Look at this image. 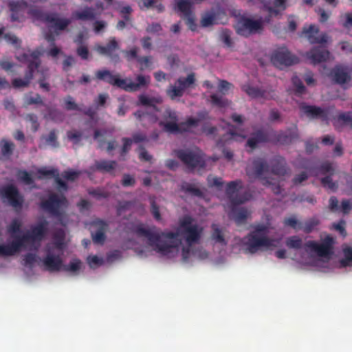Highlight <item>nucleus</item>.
Returning a JSON list of instances; mask_svg holds the SVG:
<instances>
[{
    "label": "nucleus",
    "instance_id": "2",
    "mask_svg": "<svg viewBox=\"0 0 352 352\" xmlns=\"http://www.w3.org/2000/svg\"><path fill=\"white\" fill-rule=\"evenodd\" d=\"M242 188V181L236 179L228 182L226 188V195L232 206L233 218L237 225L245 223L250 215L249 211L245 208H234L235 206L243 204L252 198V195L249 191L239 192Z\"/></svg>",
    "mask_w": 352,
    "mask_h": 352
},
{
    "label": "nucleus",
    "instance_id": "47",
    "mask_svg": "<svg viewBox=\"0 0 352 352\" xmlns=\"http://www.w3.org/2000/svg\"><path fill=\"white\" fill-rule=\"evenodd\" d=\"M320 221L316 217L311 218L310 219L306 221L304 223L303 226H301V229H302L303 232L309 234L311 233L316 226L319 225Z\"/></svg>",
    "mask_w": 352,
    "mask_h": 352
},
{
    "label": "nucleus",
    "instance_id": "33",
    "mask_svg": "<svg viewBox=\"0 0 352 352\" xmlns=\"http://www.w3.org/2000/svg\"><path fill=\"white\" fill-rule=\"evenodd\" d=\"M45 118L52 120L54 122H61L65 119L64 113L56 108H47V113L45 116Z\"/></svg>",
    "mask_w": 352,
    "mask_h": 352
},
{
    "label": "nucleus",
    "instance_id": "29",
    "mask_svg": "<svg viewBox=\"0 0 352 352\" xmlns=\"http://www.w3.org/2000/svg\"><path fill=\"white\" fill-rule=\"evenodd\" d=\"M118 164L114 160H100L96 161L94 166L91 168L93 170H98L101 173H107L115 175L114 170Z\"/></svg>",
    "mask_w": 352,
    "mask_h": 352
},
{
    "label": "nucleus",
    "instance_id": "16",
    "mask_svg": "<svg viewBox=\"0 0 352 352\" xmlns=\"http://www.w3.org/2000/svg\"><path fill=\"white\" fill-rule=\"evenodd\" d=\"M48 222L43 220L31 228L30 232L20 236L25 243L30 241H41L47 231Z\"/></svg>",
    "mask_w": 352,
    "mask_h": 352
},
{
    "label": "nucleus",
    "instance_id": "49",
    "mask_svg": "<svg viewBox=\"0 0 352 352\" xmlns=\"http://www.w3.org/2000/svg\"><path fill=\"white\" fill-rule=\"evenodd\" d=\"M46 143L52 147L57 148L59 146V143L57 140V135L55 129L51 130L47 136H43Z\"/></svg>",
    "mask_w": 352,
    "mask_h": 352
},
{
    "label": "nucleus",
    "instance_id": "57",
    "mask_svg": "<svg viewBox=\"0 0 352 352\" xmlns=\"http://www.w3.org/2000/svg\"><path fill=\"white\" fill-rule=\"evenodd\" d=\"M220 38L227 47H230L232 46V41L231 39V32L229 30H223L220 34Z\"/></svg>",
    "mask_w": 352,
    "mask_h": 352
},
{
    "label": "nucleus",
    "instance_id": "27",
    "mask_svg": "<svg viewBox=\"0 0 352 352\" xmlns=\"http://www.w3.org/2000/svg\"><path fill=\"white\" fill-rule=\"evenodd\" d=\"M93 225L98 228L96 233L91 234L94 243L103 244L106 239L104 232L107 228V223L101 219H96L93 222Z\"/></svg>",
    "mask_w": 352,
    "mask_h": 352
},
{
    "label": "nucleus",
    "instance_id": "5",
    "mask_svg": "<svg viewBox=\"0 0 352 352\" xmlns=\"http://www.w3.org/2000/svg\"><path fill=\"white\" fill-rule=\"evenodd\" d=\"M175 155L190 170L196 168H204L206 166V160L204 153L198 148L178 149L175 151Z\"/></svg>",
    "mask_w": 352,
    "mask_h": 352
},
{
    "label": "nucleus",
    "instance_id": "45",
    "mask_svg": "<svg viewBox=\"0 0 352 352\" xmlns=\"http://www.w3.org/2000/svg\"><path fill=\"white\" fill-rule=\"evenodd\" d=\"M286 245L289 248L299 250L302 247V241L298 236H292L287 239Z\"/></svg>",
    "mask_w": 352,
    "mask_h": 352
},
{
    "label": "nucleus",
    "instance_id": "30",
    "mask_svg": "<svg viewBox=\"0 0 352 352\" xmlns=\"http://www.w3.org/2000/svg\"><path fill=\"white\" fill-rule=\"evenodd\" d=\"M333 126L338 131L344 126H349L352 129V112L347 111L338 114L333 119Z\"/></svg>",
    "mask_w": 352,
    "mask_h": 352
},
{
    "label": "nucleus",
    "instance_id": "35",
    "mask_svg": "<svg viewBox=\"0 0 352 352\" xmlns=\"http://www.w3.org/2000/svg\"><path fill=\"white\" fill-rule=\"evenodd\" d=\"M0 148L1 154L4 157H10L12 155L14 149V144L12 142L8 141L6 139L0 140Z\"/></svg>",
    "mask_w": 352,
    "mask_h": 352
},
{
    "label": "nucleus",
    "instance_id": "55",
    "mask_svg": "<svg viewBox=\"0 0 352 352\" xmlns=\"http://www.w3.org/2000/svg\"><path fill=\"white\" fill-rule=\"evenodd\" d=\"M17 177L25 184L30 185L34 182L32 176L26 170H19L17 173Z\"/></svg>",
    "mask_w": 352,
    "mask_h": 352
},
{
    "label": "nucleus",
    "instance_id": "3",
    "mask_svg": "<svg viewBox=\"0 0 352 352\" xmlns=\"http://www.w3.org/2000/svg\"><path fill=\"white\" fill-rule=\"evenodd\" d=\"M41 52L38 50L28 51L16 56L19 61L28 64V68L23 78H16L12 80V85L16 89L28 87L33 78L34 72L41 65Z\"/></svg>",
    "mask_w": 352,
    "mask_h": 352
},
{
    "label": "nucleus",
    "instance_id": "60",
    "mask_svg": "<svg viewBox=\"0 0 352 352\" xmlns=\"http://www.w3.org/2000/svg\"><path fill=\"white\" fill-rule=\"evenodd\" d=\"M283 223L285 226H289L296 230L301 229V223L298 222V221L294 217L285 218L284 219Z\"/></svg>",
    "mask_w": 352,
    "mask_h": 352
},
{
    "label": "nucleus",
    "instance_id": "48",
    "mask_svg": "<svg viewBox=\"0 0 352 352\" xmlns=\"http://www.w3.org/2000/svg\"><path fill=\"white\" fill-rule=\"evenodd\" d=\"M237 135L238 133L235 132L233 129H230L227 133L223 134L220 139L217 140V145L218 146H222L226 142L234 139Z\"/></svg>",
    "mask_w": 352,
    "mask_h": 352
},
{
    "label": "nucleus",
    "instance_id": "19",
    "mask_svg": "<svg viewBox=\"0 0 352 352\" xmlns=\"http://www.w3.org/2000/svg\"><path fill=\"white\" fill-rule=\"evenodd\" d=\"M302 33L311 44H323L327 42V34L318 35L319 29L315 25H310L308 28L304 27Z\"/></svg>",
    "mask_w": 352,
    "mask_h": 352
},
{
    "label": "nucleus",
    "instance_id": "44",
    "mask_svg": "<svg viewBox=\"0 0 352 352\" xmlns=\"http://www.w3.org/2000/svg\"><path fill=\"white\" fill-rule=\"evenodd\" d=\"M114 131L113 129H96L94 134V138L98 142L99 146L102 148L105 143L104 139L101 138L104 135L108 133H113Z\"/></svg>",
    "mask_w": 352,
    "mask_h": 352
},
{
    "label": "nucleus",
    "instance_id": "15",
    "mask_svg": "<svg viewBox=\"0 0 352 352\" xmlns=\"http://www.w3.org/2000/svg\"><path fill=\"white\" fill-rule=\"evenodd\" d=\"M1 195L8 199L10 205L13 208H21L24 199L16 186L10 184L3 187L1 189Z\"/></svg>",
    "mask_w": 352,
    "mask_h": 352
},
{
    "label": "nucleus",
    "instance_id": "20",
    "mask_svg": "<svg viewBox=\"0 0 352 352\" xmlns=\"http://www.w3.org/2000/svg\"><path fill=\"white\" fill-rule=\"evenodd\" d=\"M271 134L270 132L263 129H258L254 131L249 138L246 142V146L252 150L255 149L259 144L270 141Z\"/></svg>",
    "mask_w": 352,
    "mask_h": 352
},
{
    "label": "nucleus",
    "instance_id": "59",
    "mask_svg": "<svg viewBox=\"0 0 352 352\" xmlns=\"http://www.w3.org/2000/svg\"><path fill=\"white\" fill-rule=\"evenodd\" d=\"M208 185L209 187L221 188L223 182L221 177L209 175L207 177Z\"/></svg>",
    "mask_w": 352,
    "mask_h": 352
},
{
    "label": "nucleus",
    "instance_id": "56",
    "mask_svg": "<svg viewBox=\"0 0 352 352\" xmlns=\"http://www.w3.org/2000/svg\"><path fill=\"white\" fill-rule=\"evenodd\" d=\"M122 142L123 144H122V146L120 150V155L122 157H124L131 150V146L133 144V140L129 138H123L122 139Z\"/></svg>",
    "mask_w": 352,
    "mask_h": 352
},
{
    "label": "nucleus",
    "instance_id": "1",
    "mask_svg": "<svg viewBox=\"0 0 352 352\" xmlns=\"http://www.w3.org/2000/svg\"><path fill=\"white\" fill-rule=\"evenodd\" d=\"M192 221L191 217H184L179 221V227L176 232H163L155 226L146 228L143 224L135 226L132 232L138 237L146 239L148 245L163 256L168 255L177 248L182 243L179 237L182 236L187 247L182 248V255L183 261L186 262L190 256L191 246L199 243L203 233V228L193 224Z\"/></svg>",
    "mask_w": 352,
    "mask_h": 352
},
{
    "label": "nucleus",
    "instance_id": "24",
    "mask_svg": "<svg viewBox=\"0 0 352 352\" xmlns=\"http://www.w3.org/2000/svg\"><path fill=\"white\" fill-rule=\"evenodd\" d=\"M8 6L12 12V21H21L23 19L24 10L27 7V3L23 1L12 0L9 2Z\"/></svg>",
    "mask_w": 352,
    "mask_h": 352
},
{
    "label": "nucleus",
    "instance_id": "42",
    "mask_svg": "<svg viewBox=\"0 0 352 352\" xmlns=\"http://www.w3.org/2000/svg\"><path fill=\"white\" fill-rule=\"evenodd\" d=\"M217 14L215 12L211 11L205 14L201 20V24L203 27H209L217 23Z\"/></svg>",
    "mask_w": 352,
    "mask_h": 352
},
{
    "label": "nucleus",
    "instance_id": "26",
    "mask_svg": "<svg viewBox=\"0 0 352 352\" xmlns=\"http://www.w3.org/2000/svg\"><path fill=\"white\" fill-rule=\"evenodd\" d=\"M43 263L48 271L57 272L63 269V261L60 256L48 252L43 258Z\"/></svg>",
    "mask_w": 352,
    "mask_h": 352
},
{
    "label": "nucleus",
    "instance_id": "43",
    "mask_svg": "<svg viewBox=\"0 0 352 352\" xmlns=\"http://www.w3.org/2000/svg\"><path fill=\"white\" fill-rule=\"evenodd\" d=\"M32 104L44 105L43 100L38 94H35V96H32L31 94L25 96L24 105L29 106Z\"/></svg>",
    "mask_w": 352,
    "mask_h": 352
},
{
    "label": "nucleus",
    "instance_id": "37",
    "mask_svg": "<svg viewBox=\"0 0 352 352\" xmlns=\"http://www.w3.org/2000/svg\"><path fill=\"white\" fill-rule=\"evenodd\" d=\"M182 190L186 193H190L192 196L201 198L204 196V192L198 188H196L195 185L185 182L182 185Z\"/></svg>",
    "mask_w": 352,
    "mask_h": 352
},
{
    "label": "nucleus",
    "instance_id": "9",
    "mask_svg": "<svg viewBox=\"0 0 352 352\" xmlns=\"http://www.w3.org/2000/svg\"><path fill=\"white\" fill-rule=\"evenodd\" d=\"M235 29L239 35L248 37L252 34L262 32L263 30V21L261 19L254 20L243 17L238 21Z\"/></svg>",
    "mask_w": 352,
    "mask_h": 352
},
{
    "label": "nucleus",
    "instance_id": "25",
    "mask_svg": "<svg viewBox=\"0 0 352 352\" xmlns=\"http://www.w3.org/2000/svg\"><path fill=\"white\" fill-rule=\"evenodd\" d=\"M24 245V243L20 236H16L10 243L7 245H0V255L12 256L19 252L21 248Z\"/></svg>",
    "mask_w": 352,
    "mask_h": 352
},
{
    "label": "nucleus",
    "instance_id": "63",
    "mask_svg": "<svg viewBox=\"0 0 352 352\" xmlns=\"http://www.w3.org/2000/svg\"><path fill=\"white\" fill-rule=\"evenodd\" d=\"M319 170L321 174H327L330 173L331 175L333 174V168L332 166V164L329 162H323L319 168Z\"/></svg>",
    "mask_w": 352,
    "mask_h": 352
},
{
    "label": "nucleus",
    "instance_id": "62",
    "mask_svg": "<svg viewBox=\"0 0 352 352\" xmlns=\"http://www.w3.org/2000/svg\"><path fill=\"white\" fill-rule=\"evenodd\" d=\"M25 120L32 124V129L33 131H36L39 128V123L38 122V118L33 113H29L25 116Z\"/></svg>",
    "mask_w": 352,
    "mask_h": 352
},
{
    "label": "nucleus",
    "instance_id": "58",
    "mask_svg": "<svg viewBox=\"0 0 352 352\" xmlns=\"http://www.w3.org/2000/svg\"><path fill=\"white\" fill-rule=\"evenodd\" d=\"M321 184L324 187L327 188L333 191H335L338 188L337 184L333 182L331 175L322 177L321 179Z\"/></svg>",
    "mask_w": 352,
    "mask_h": 352
},
{
    "label": "nucleus",
    "instance_id": "22",
    "mask_svg": "<svg viewBox=\"0 0 352 352\" xmlns=\"http://www.w3.org/2000/svg\"><path fill=\"white\" fill-rule=\"evenodd\" d=\"M270 173L278 176H284L287 173L285 159L281 156L274 157L270 161Z\"/></svg>",
    "mask_w": 352,
    "mask_h": 352
},
{
    "label": "nucleus",
    "instance_id": "11",
    "mask_svg": "<svg viewBox=\"0 0 352 352\" xmlns=\"http://www.w3.org/2000/svg\"><path fill=\"white\" fill-rule=\"evenodd\" d=\"M195 82V75L194 73L189 74L187 77H180L175 82L174 85H170L166 89V94L170 99L180 98L184 95V91L192 87Z\"/></svg>",
    "mask_w": 352,
    "mask_h": 352
},
{
    "label": "nucleus",
    "instance_id": "53",
    "mask_svg": "<svg viewBox=\"0 0 352 352\" xmlns=\"http://www.w3.org/2000/svg\"><path fill=\"white\" fill-rule=\"evenodd\" d=\"M65 109L67 111H81L78 104L75 102L71 96H67L64 98Z\"/></svg>",
    "mask_w": 352,
    "mask_h": 352
},
{
    "label": "nucleus",
    "instance_id": "34",
    "mask_svg": "<svg viewBox=\"0 0 352 352\" xmlns=\"http://www.w3.org/2000/svg\"><path fill=\"white\" fill-rule=\"evenodd\" d=\"M82 265V261L78 258L72 259L69 264L63 265V270L71 272L74 275L78 274Z\"/></svg>",
    "mask_w": 352,
    "mask_h": 352
},
{
    "label": "nucleus",
    "instance_id": "23",
    "mask_svg": "<svg viewBox=\"0 0 352 352\" xmlns=\"http://www.w3.org/2000/svg\"><path fill=\"white\" fill-rule=\"evenodd\" d=\"M124 81V85L121 87V89L126 91H136L141 87L148 85L150 82V77L144 76L142 75H138L136 77L137 82H133L131 80L123 79Z\"/></svg>",
    "mask_w": 352,
    "mask_h": 352
},
{
    "label": "nucleus",
    "instance_id": "10",
    "mask_svg": "<svg viewBox=\"0 0 352 352\" xmlns=\"http://www.w3.org/2000/svg\"><path fill=\"white\" fill-rule=\"evenodd\" d=\"M272 64L280 69L289 67L298 63V58L292 54L287 47H280L275 50L271 56Z\"/></svg>",
    "mask_w": 352,
    "mask_h": 352
},
{
    "label": "nucleus",
    "instance_id": "36",
    "mask_svg": "<svg viewBox=\"0 0 352 352\" xmlns=\"http://www.w3.org/2000/svg\"><path fill=\"white\" fill-rule=\"evenodd\" d=\"M242 89L252 98H263L265 96L264 91L249 85H243Z\"/></svg>",
    "mask_w": 352,
    "mask_h": 352
},
{
    "label": "nucleus",
    "instance_id": "61",
    "mask_svg": "<svg viewBox=\"0 0 352 352\" xmlns=\"http://www.w3.org/2000/svg\"><path fill=\"white\" fill-rule=\"evenodd\" d=\"M80 175V171L76 170H65L62 173V176L67 181L74 182Z\"/></svg>",
    "mask_w": 352,
    "mask_h": 352
},
{
    "label": "nucleus",
    "instance_id": "8",
    "mask_svg": "<svg viewBox=\"0 0 352 352\" xmlns=\"http://www.w3.org/2000/svg\"><path fill=\"white\" fill-rule=\"evenodd\" d=\"M333 239L328 235L318 243L315 241H308L304 244L307 252H315L320 257H329L333 254Z\"/></svg>",
    "mask_w": 352,
    "mask_h": 352
},
{
    "label": "nucleus",
    "instance_id": "64",
    "mask_svg": "<svg viewBox=\"0 0 352 352\" xmlns=\"http://www.w3.org/2000/svg\"><path fill=\"white\" fill-rule=\"evenodd\" d=\"M76 54L82 60H87L89 55V52L86 45H79L76 49Z\"/></svg>",
    "mask_w": 352,
    "mask_h": 352
},
{
    "label": "nucleus",
    "instance_id": "52",
    "mask_svg": "<svg viewBox=\"0 0 352 352\" xmlns=\"http://www.w3.org/2000/svg\"><path fill=\"white\" fill-rule=\"evenodd\" d=\"M67 136L69 140L72 141L74 144L77 145L81 141L82 133L78 131H69L67 133Z\"/></svg>",
    "mask_w": 352,
    "mask_h": 352
},
{
    "label": "nucleus",
    "instance_id": "40",
    "mask_svg": "<svg viewBox=\"0 0 352 352\" xmlns=\"http://www.w3.org/2000/svg\"><path fill=\"white\" fill-rule=\"evenodd\" d=\"M211 227L212 229L211 235L212 239L217 243H219L221 245H226V241L225 240L223 234L221 230L219 228L218 225L213 223Z\"/></svg>",
    "mask_w": 352,
    "mask_h": 352
},
{
    "label": "nucleus",
    "instance_id": "4",
    "mask_svg": "<svg viewBox=\"0 0 352 352\" xmlns=\"http://www.w3.org/2000/svg\"><path fill=\"white\" fill-rule=\"evenodd\" d=\"M267 227L263 224L254 226L253 231L250 232L244 239L245 251L250 254H255L262 248H270L273 245L274 240L267 236Z\"/></svg>",
    "mask_w": 352,
    "mask_h": 352
},
{
    "label": "nucleus",
    "instance_id": "41",
    "mask_svg": "<svg viewBox=\"0 0 352 352\" xmlns=\"http://www.w3.org/2000/svg\"><path fill=\"white\" fill-rule=\"evenodd\" d=\"M211 103L214 106H217L220 108L226 107L230 105V101L223 98L222 96H219L217 94H212L210 95Z\"/></svg>",
    "mask_w": 352,
    "mask_h": 352
},
{
    "label": "nucleus",
    "instance_id": "18",
    "mask_svg": "<svg viewBox=\"0 0 352 352\" xmlns=\"http://www.w3.org/2000/svg\"><path fill=\"white\" fill-rule=\"evenodd\" d=\"M95 77L98 80L104 81L112 86L121 89L124 83L123 79L120 78L119 74L113 75L108 69L98 70L95 73Z\"/></svg>",
    "mask_w": 352,
    "mask_h": 352
},
{
    "label": "nucleus",
    "instance_id": "31",
    "mask_svg": "<svg viewBox=\"0 0 352 352\" xmlns=\"http://www.w3.org/2000/svg\"><path fill=\"white\" fill-rule=\"evenodd\" d=\"M72 16L78 20L92 21L96 18V13L94 8L87 6L82 10L73 12Z\"/></svg>",
    "mask_w": 352,
    "mask_h": 352
},
{
    "label": "nucleus",
    "instance_id": "21",
    "mask_svg": "<svg viewBox=\"0 0 352 352\" xmlns=\"http://www.w3.org/2000/svg\"><path fill=\"white\" fill-rule=\"evenodd\" d=\"M306 57L316 65L326 61L329 57V52L322 46L314 47L306 52Z\"/></svg>",
    "mask_w": 352,
    "mask_h": 352
},
{
    "label": "nucleus",
    "instance_id": "51",
    "mask_svg": "<svg viewBox=\"0 0 352 352\" xmlns=\"http://www.w3.org/2000/svg\"><path fill=\"white\" fill-rule=\"evenodd\" d=\"M293 85L295 87V92L298 95H301L305 91V87L304 86L302 80L296 76L292 78Z\"/></svg>",
    "mask_w": 352,
    "mask_h": 352
},
{
    "label": "nucleus",
    "instance_id": "46",
    "mask_svg": "<svg viewBox=\"0 0 352 352\" xmlns=\"http://www.w3.org/2000/svg\"><path fill=\"white\" fill-rule=\"evenodd\" d=\"M139 102L144 106L154 107L155 104L160 103L162 102L161 98H149L144 94L140 95Z\"/></svg>",
    "mask_w": 352,
    "mask_h": 352
},
{
    "label": "nucleus",
    "instance_id": "7",
    "mask_svg": "<svg viewBox=\"0 0 352 352\" xmlns=\"http://www.w3.org/2000/svg\"><path fill=\"white\" fill-rule=\"evenodd\" d=\"M67 199L63 195L52 193L46 200L41 201V207L52 216L60 219L63 215L61 208L67 207Z\"/></svg>",
    "mask_w": 352,
    "mask_h": 352
},
{
    "label": "nucleus",
    "instance_id": "54",
    "mask_svg": "<svg viewBox=\"0 0 352 352\" xmlns=\"http://www.w3.org/2000/svg\"><path fill=\"white\" fill-rule=\"evenodd\" d=\"M233 87V85L226 80H219L218 89L219 93L223 96L226 95L228 91Z\"/></svg>",
    "mask_w": 352,
    "mask_h": 352
},
{
    "label": "nucleus",
    "instance_id": "28",
    "mask_svg": "<svg viewBox=\"0 0 352 352\" xmlns=\"http://www.w3.org/2000/svg\"><path fill=\"white\" fill-rule=\"evenodd\" d=\"M300 108L305 114L311 118H320L325 120L327 117V112L318 107L302 104Z\"/></svg>",
    "mask_w": 352,
    "mask_h": 352
},
{
    "label": "nucleus",
    "instance_id": "38",
    "mask_svg": "<svg viewBox=\"0 0 352 352\" xmlns=\"http://www.w3.org/2000/svg\"><path fill=\"white\" fill-rule=\"evenodd\" d=\"M344 257L340 259V264L342 267L352 265V248L346 246L342 248Z\"/></svg>",
    "mask_w": 352,
    "mask_h": 352
},
{
    "label": "nucleus",
    "instance_id": "6",
    "mask_svg": "<svg viewBox=\"0 0 352 352\" xmlns=\"http://www.w3.org/2000/svg\"><path fill=\"white\" fill-rule=\"evenodd\" d=\"M34 19L46 23L50 28L56 32L65 30L71 23L68 19H60L56 13L45 12L38 8L31 9L29 12Z\"/></svg>",
    "mask_w": 352,
    "mask_h": 352
},
{
    "label": "nucleus",
    "instance_id": "14",
    "mask_svg": "<svg viewBox=\"0 0 352 352\" xmlns=\"http://www.w3.org/2000/svg\"><path fill=\"white\" fill-rule=\"evenodd\" d=\"M199 120L194 118H188L186 121L177 124V122L161 121L160 126L164 130L170 133H182L188 131L190 127L197 126Z\"/></svg>",
    "mask_w": 352,
    "mask_h": 352
},
{
    "label": "nucleus",
    "instance_id": "50",
    "mask_svg": "<svg viewBox=\"0 0 352 352\" xmlns=\"http://www.w3.org/2000/svg\"><path fill=\"white\" fill-rule=\"evenodd\" d=\"M38 173L40 175L39 178L43 177H54L58 176V170L56 168H41L38 170Z\"/></svg>",
    "mask_w": 352,
    "mask_h": 352
},
{
    "label": "nucleus",
    "instance_id": "13",
    "mask_svg": "<svg viewBox=\"0 0 352 352\" xmlns=\"http://www.w3.org/2000/svg\"><path fill=\"white\" fill-rule=\"evenodd\" d=\"M96 50L99 54L107 57L115 64L120 61V46L115 37H111L104 45H97Z\"/></svg>",
    "mask_w": 352,
    "mask_h": 352
},
{
    "label": "nucleus",
    "instance_id": "39",
    "mask_svg": "<svg viewBox=\"0 0 352 352\" xmlns=\"http://www.w3.org/2000/svg\"><path fill=\"white\" fill-rule=\"evenodd\" d=\"M177 10L182 12L183 17L192 14V4L187 0H177Z\"/></svg>",
    "mask_w": 352,
    "mask_h": 352
},
{
    "label": "nucleus",
    "instance_id": "32",
    "mask_svg": "<svg viewBox=\"0 0 352 352\" xmlns=\"http://www.w3.org/2000/svg\"><path fill=\"white\" fill-rule=\"evenodd\" d=\"M335 82L344 85L351 80L350 75L340 67H336L331 72Z\"/></svg>",
    "mask_w": 352,
    "mask_h": 352
},
{
    "label": "nucleus",
    "instance_id": "12",
    "mask_svg": "<svg viewBox=\"0 0 352 352\" xmlns=\"http://www.w3.org/2000/svg\"><path fill=\"white\" fill-rule=\"evenodd\" d=\"M246 172L250 177L262 179L264 185L272 184L269 179L263 177L270 173V166L263 158L258 157L253 160L251 165L247 167Z\"/></svg>",
    "mask_w": 352,
    "mask_h": 352
},
{
    "label": "nucleus",
    "instance_id": "17",
    "mask_svg": "<svg viewBox=\"0 0 352 352\" xmlns=\"http://www.w3.org/2000/svg\"><path fill=\"white\" fill-rule=\"evenodd\" d=\"M271 134L270 141H273L280 144H289L292 140L297 138V129L295 126L292 129H288L285 131L274 132L270 131Z\"/></svg>",
    "mask_w": 352,
    "mask_h": 352
}]
</instances>
